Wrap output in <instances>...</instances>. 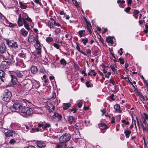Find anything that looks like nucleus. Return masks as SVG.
<instances>
[{
  "instance_id": "nucleus-1",
  "label": "nucleus",
  "mask_w": 148,
  "mask_h": 148,
  "mask_svg": "<svg viewBox=\"0 0 148 148\" xmlns=\"http://www.w3.org/2000/svg\"><path fill=\"white\" fill-rule=\"evenodd\" d=\"M21 112L23 114L24 116L27 117L33 113L32 109L29 107L24 108L22 109Z\"/></svg>"
},
{
  "instance_id": "nucleus-2",
  "label": "nucleus",
  "mask_w": 148,
  "mask_h": 148,
  "mask_svg": "<svg viewBox=\"0 0 148 148\" xmlns=\"http://www.w3.org/2000/svg\"><path fill=\"white\" fill-rule=\"evenodd\" d=\"M27 80H25L23 82H21L20 83V85L21 86H23L25 89L30 90L32 87V82L29 80L27 82Z\"/></svg>"
},
{
  "instance_id": "nucleus-3",
  "label": "nucleus",
  "mask_w": 148,
  "mask_h": 148,
  "mask_svg": "<svg viewBox=\"0 0 148 148\" xmlns=\"http://www.w3.org/2000/svg\"><path fill=\"white\" fill-rule=\"evenodd\" d=\"M12 96L11 92L8 90H5L3 94V100L5 102L8 101Z\"/></svg>"
},
{
  "instance_id": "nucleus-4",
  "label": "nucleus",
  "mask_w": 148,
  "mask_h": 148,
  "mask_svg": "<svg viewBox=\"0 0 148 148\" xmlns=\"http://www.w3.org/2000/svg\"><path fill=\"white\" fill-rule=\"evenodd\" d=\"M71 138V136L69 134L65 133L61 136L59 138L61 143H65L69 141Z\"/></svg>"
},
{
  "instance_id": "nucleus-5",
  "label": "nucleus",
  "mask_w": 148,
  "mask_h": 148,
  "mask_svg": "<svg viewBox=\"0 0 148 148\" xmlns=\"http://www.w3.org/2000/svg\"><path fill=\"white\" fill-rule=\"evenodd\" d=\"M18 56L19 58H17L16 60L17 62L22 63L23 60L25 59L26 57V53L25 51L22 52L18 54Z\"/></svg>"
},
{
  "instance_id": "nucleus-6",
  "label": "nucleus",
  "mask_w": 148,
  "mask_h": 148,
  "mask_svg": "<svg viewBox=\"0 0 148 148\" xmlns=\"http://www.w3.org/2000/svg\"><path fill=\"white\" fill-rule=\"evenodd\" d=\"M23 107V104L21 102L15 103L12 106L13 108L14 109L19 110L20 109Z\"/></svg>"
},
{
  "instance_id": "nucleus-7",
  "label": "nucleus",
  "mask_w": 148,
  "mask_h": 148,
  "mask_svg": "<svg viewBox=\"0 0 148 148\" xmlns=\"http://www.w3.org/2000/svg\"><path fill=\"white\" fill-rule=\"evenodd\" d=\"M28 40L29 43H32L35 41L36 42V45L39 42L38 37H35L32 35H31L29 36Z\"/></svg>"
},
{
  "instance_id": "nucleus-8",
  "label": "nucleus",
  "mask_w": 148,
  "mask_h": 148,
  "mask_svg": "<svg viewBox=\"0 0 148 148\" xmlns=\"http://www.w3.org/2000/svg\"><path fill=\"white\" fill-rule=\"evenodd\" d=\"M16 134L13 131L9 130L5 133V136L7 137H14Z\"/></svg>"
},
{
  "instance_id": "nucleus-9",
  "label": "nucleus",
  "mask_w": 148,
  "mask_h": 148,
  "mask_svg": "<svg viewBox=\"0 0 148 148\" xmlns=\"http://www.w3.org/2000/svg\"><path fill=\"white\" fill-rule=\"evenodd\" d=\"M8 45L10 47L16 48H17L18 45L17 42L14 41H10L8 42Z\"/></svg>"
},
{
  "instance_id": "nucleus-10",
  "label": "nucleus",
  "mask_w": 148,
  "mask_h": 148,
  "mask_svg": "<svg viewBox=\"0 0 148 148\" xmlns=\"http://www.w3.org/2000/svg\"><path fill=\"white\" fill-rule=\"evenodd\" d=\"M36 144L39 147L43 148L45 147L46 143V142L38 141L36 142Z\"/></svg>"
},
{
  "instance_id": "nucleus-11",
  "label": "nucleus",
  "mask_w": 148,
  "mask_h": 148,
  "mask_svg": "<svg viewBox=\"0 0 148 148\" xmlns=\"http://www.w3.org/2000/svg\"><path fill=\"white\" fill-rule=\"evenodd\" d=\"M110 68L112 71L114 72V74L116 76H117L118 75V74L116 71V68H117L116 64L110 65Z\"/></svg>"
},
{
  "instance_id": "nucleus-12",
  "label": "nucleus",
  "mask_w": 148,
  "mask_h": 148,
  "mask_svg": "<svg viewBox=\"0 0 148 148\" xmlns=\"http://www.w3.org/2000/svg\"><path fill=\"white\" fill-rule=\"evenodd\" d=\"M54 106L53 105L52 103H50L47 106V108L50 112H53L54 110Z\"/></svg>"
},
{
  "instance_id": "nucleus-13",
  "label": "nucleus",
  "mask_w": 148,
  "mask_h": 148,
  "mask_svg": "<svg viewBox=\"0 0 148 148\" xmlns=\"http://www.w3.org/2000/svg\"><path fill=\"white\" fill-rule=\"evenodd\" d=\"M5 73L4 72L1 70H0V79L3 82L5 80Z\"/></svg>"
},
{
  "instance_id": "nucleus-14",
  "label": "nucleus",
  "mask_w": 148,
  "mask_h": 148,
  "mask_svg": "<svg viewBox=\"0 0 148 148\" xmlns=\"http://www.w3.org/2000/svg\"><path fill=\"white\" fill-rule=\"evenodd\" d=\"M36 48L37 49V52L38 55H40L41 52V45H40V43L37 44L36 45Z\"/></svg>"
},
{
  "instance_id": "nucleus-15",
  "label": "nucleus",
  "mask_w": 148,
  "mask_h": 148,
  "mask_svg": "<svg viewBox=\"0 0 148 148\" xmlns=\"http://www.w3.org/2000/svg\"><path fill=\"white\" fill-rule=\"evenodd\" d=\"M6 46L3 43L0 45V53H3L5 51Z\"/></svg>"
},
{
  "instance_id": "nucleus-16",
  "label": "nucleus",
  "mask_w": 148,
  "mask_h": 148,
  "mask_svg": "<svg viewBox=\"0 0 148 148\" xmlns=\"http://www.w3.org/2000/svg\"><path fill=\"white\" fill-rule=\"evenodd\" d=\"M23 21L21 14L19 15L17 21V24L19 27H21L23 25Z\"/></svg>"
},
{
  "instance_id": "nucleus-17",
  "label": "nucleus",
  "mask_w": 148,
  "mask_h": 148,
  "mask_svg": "<svg viewBox=\"0 0 148 148\" xmlns=\"http://www.w3.org/2000/svg\"><path fill=\"white\" fill-rule=\"evenodd\" d=\"M53 118L58 119V121H59L61 120L62 116L59 114L58 113H54L53 116Z\"/></svg>"
},
{
  "instance_id": "nucleus-18",
  "label": "nucleus",
  "mask_w": 148,
  "mask_h": 148,
  "mask_svg": "<svg viewBox=\"0 0 148 148\" xmlns=\"http://www.w3.org/2000/svg\"><path fill=\"white\" fill-rule=\"evenodd\" d=\"M14 72L16 76L18 77H22L23 75V72L20 71L18 70H16L14 71Z\"/></svg>"
},
{
  "instance_id": "nucleus-19",
  "label": "nucleus",
  "mask_w": 148,
  "mask_h": 148,
  "mask_svg": "<svg viewBox=\"0 0 148 148\" xmlns=\"http://www.w3.org/2000/svg\"><path fill=\"white\" fill-rule=\"evenodd\" d=\"M56 148H67V145L64 143H61L56 145Z\"/></svg>"
},
{
  "instance_id": "nucleus-20",
  "label": "nucleus",
  "mask_w": 148,
  "mask_h": 148,
  "mask_svg": "<svg viewBox=\"0 0 148 148\" xmlns=\"http://www.w3.org/2000/svg\"><path fill=\"white\" fill-rule=\"evenodd\" d=\"M13 61H12L11 59H7L6 61L2 62V64L3 65H5V64H7L8 65H10L13 63Z\"/></svg>"
},
{
  "instance_id": "nucleus-21",
  "label": "nucleus",
  "mask_w": 148,
  "mask_h": 148,
  "mask_svg": "<svg viewBox=\"0 0 148 148\" xmlns=\"http://www.w3.org/2000/svg\"><path fill=\"white\" fill-rule=\"evenodd\" d=\"M99 126L101 130H105L108 128L106 124L103 123L100 124Z\"/></svg>"
},
{
  "instance_id": "nucleus-22",
  "label": "nucleus",
  "mask_w": 148,
  "mask_h": 148,
  "mask_svg": "<svg viewBox=\"0 0 148 148\" xmlns=\"http://www.w3.org/2000/svg\"><path fill=\"white\" fill-rule=\"evenodd\" d=\"M125 2V1L123 0L122 1L121 0H118L117 1V3L119 4L120 7L122 8H123L125 7V5L123 4Z\"/></svg>"
},
{
  "instance_id": "nucleus-23",
  "label": "nucleus",
  "mask_w": 148,
  "mask_h": 148,
  "mask_svg": "<svg viewBox=\"0 0 148 148\" xmlns=\"http://www.w3.org/2000/svg\"><path fill=\"white\" fill-rule=\"evenodd\" d=\"M142 126L143 131H148V125L145 122H143V124H142Z\"/></svg>"
},
{
  "instance_id": "nucleus-24",
  "label": "nucleus",
  "mask_w": 148,
  "mask_h": 148,
  "mask_svg": "<svg viewBox=\"0 0 148 148\" xmlns=\"http://www.w3.org/2000/svg\"><path fill=\"white\" fill-rule=\"evenodd\" d=\"M30 70L31 72L34 74L36 73L38 71L37 67L35 66H32L31 67Z\"/></svg>"
},
{
  "instance_id": "nucleus-25",
  "label": "nucleus",
  "mask_w": 148,
  "mask_h": 148,
  "mask_svg": "<svg viewBox=\"0 0 148 148\" xmlns=\"http://www.w3.org/2000/svg\"><path fill=\"white\" fill-rule=\"evenodd\" d=\"M21 34L24 37H26L28 34V32L26 31L24 28L22 29L21 30Z\"/></svg>"
},
{
  "instance_id": "nucleus-26",
  "label": "nucleus",
  "mask_w": 148,
  "mask_h": 148,
  "mask_svg": "<svg viewBox=\"0 0 148 148\" xmlns=\"http://www.w3.org/2000/svg\"><path fill=\"white\" fill-rule=\"evenodd\" d=\"M106 41L108 43H110L111 45L113 44V38L110 36H108L106 38Z\"/></svg>"
},
{
  "instance_id": "nucleus-27",
  "label": "nucleus",
  "mask_w": 148,
  "mask_h": 148,
  "mask_svg": "<svg viewBox=\"0 0 148 148\" xmlns=\"http://www.w3.org/2000/svg\"><path fill=\"white\" fill-rule=\"evenodd\" d=\"M23 17H25L26 16L27 17L25 18V20L30 22H32V19L28 17V15L26 13H24L23 14Z\"/></svg>"
},
{
  "instance_id": "nucleus-28",
  "label": "nucleus",
  "mask_w": 148,
  "mask_h": 148,
  "mask_svg": "<svg viewBox=\"0 0 148 148\" xmlns=\"http://www.w3.org/2000/svg\"><path fill=\"white\" fill-rule=\"evenodd\" d=\"M11 82H12V84H16L17 83V81L15 77L13 76V75H11Z\"/></svg>"
},
{
  "instance_id": "nucleus-29",
  "label": "nucleus",
  "mask_w": 148,
  "mask_h": 148,
  "mask_svg": "<svg viewBox=\"0 0 148 148\" xmlns=\"http://www.w3.org/2000/svg\"><path fill=\"white\" fill-rule=\"evenodd\" d=\"M71 106L70 103H64L63 104V109L66 110L68 109Z\"/></svg>"
},
{
  "instance_id": "nucleus-30",
  "label": "nucleus",
  "mask_w": 148,
  "mask_h": 148,
  "mask_svg": "<svg viewBox=\"0 0 148 148\" xmlns=\"http://www.w3.org/2000/svg\"><path fill=\"white\" fill-rule=\"evenodd\" d=\"M86 26L87 29L89 32L90 34H91L92 33V32L91 31L92 27L90 24L86 23Z\"/></svg>"
},
{
  "instance_id": "nucleus-31",
  "label": "nucleus",
  "mask_w": 148,
  "mask_h": 148,
  "mask_svg": "<svg viewBox=\"0 0 148 148\" xmlns=\"http://www.w3.org/2000/svg\"><path fill=\"white\" fill-rule=\"evenodd\" d=\"M97 74V73L95 72L94 70H91L88 73V76H92L93 75L94 76H95Z\"/></svg>"
},
{
  "instance_id": "nucleus-32",
  "label": "nucleus",
  "mask_w": 148,
  "mask_h": 148,
  "mask_svg": "<svg viewBox=\"0 0 148 148\" xmlns=\"http://www.w3.org/2000/svg\"><path fill=\"white\" fill-rule=\"evenodd\" d=\"M120 105L117 104H116L114 106V108L116 111H118L119 112H121V110H120Z\"/></svg>"
},
{
  "instance_id": "nucleus-33",
  "label": "nucleus",
  "mask_w": 148,
  "mask_h": 148,
  "mask_svg": "<svg viewBox=\"0 0 148 148\" xmlns=\"http://www.w3.org/2000/svg\"><path fill=\"white\" fill-rule=\"evenodd\" d=\"M124 133L126 138H127L130 137L129 135L131 134V132L130 130H126L125 131Z\"/></svg>"
},
{
  "instance_id": "nucleus-34",
  "label": "nucleus",
  "mask_w": 148,
  "mask_h": 148,
  "mask_svg": "<svg viewBox=\"0 0 148 148\" xmlns=\"http://www.w3.org/2000/svg\"><path fill=\"white\" fill-rule=\"evenodd\" d=\"M68 120L71 124L75 122L74 118L73 116H70L68 117Z\"/></svg>"
},
{
  "instance_id": "nucleus-35",
  "label": "nucleus",
  "mask_w": 148,
  "mask_h": 148,
  "mask_svg": "<svg viewBox=\"0 0 148 148\" xmlns=\"http://www.w3.org/2000/svg\"><path fill=\"white\" fill-rule=\"evenodd\" d=\"M76 49L80 53L85 56H87V54L85 52H84L80 50V48L78 45H77L76 46Z\"/></svg>"
},
{
  "instance_id": "nucleus-36",
  "label": "nucleus",
  "mask_w": 148,
  "mask_h": 148,
  "mask_svg": "<svg viewBox=\"0 0 148 148\" xmlns=\"http://www.w3.org/2000/svg\"><path fill=\"white\" fill-rule=\"evenodd\" d=\"M8 65L5 64V65H3L2 64V62L1 64V66L0 67V69H3V70H5L8 67Z\"/></svg>"
},
{
  "instance_id": "nucleus-37",
  "label": "nucleus",
  "mask_w": 148,
  "mask_h": 148,
  "mask_svg": "<svg viewBox=\"0 0 148 148\" xmlns=\"http://www.w3.org/2000/svg\"><path fill=\"white\" fill-rule=\"evenodd\" d=\"M60 62L61 65L65 66L66 64V61L64 59L60 60Z\"/></svg>"
},
{
  "instance_id": "nucleus-38",
  "label": "nucleus",
  "mask_w": 148,
  "mask_h": 148,
  "mask_svg": "<svg viewBox=\"0 0 148 148\" xmlns=\"http://www.w3.org/2000/svg\"><path fill=\"white\" fill-rule=\"evenodd\" d=\"M88 41V39L87 38H83L81 40V41L83 42L84 45H86Z\"/></svg>"
},
{
  "instance_id": "nucleus-39",
  "label": "nucleus",
  "mask_w": 148,
  "mask_h": 148,
  "mask_svg": "<svg viewBox=\"0 0 148 148\" xmlns=\"http://www.w3.org/2000/svg\"><path fill=\"white\" fill-rule=\"evenodd\" d=\"M24 27L28 30L30 29V28L27 22H24L23 23Z\"/></svg>"
},
{
  "instance_id": "nucleus-40",
  "label": "nucleus",
  "mask_w": 148,
  "mask_h": 148,
  "mask_svg": "<svg viewBox=\"0 0 148 148\" xmlns=\"http://www.w3.org/2000/svg\"><path fill=\"white\" fill-rule=\"evenodd\" d=\"M50 99H54L56 97V93L55 92L52 93L51 95L50 96Z\"/></svg>"
},
{
  "instance_id": "nucleus-41",
  "label": "nucleus",
  "mask_w": 148,
  "mask_h": 148,
  "mask_svg": "<svg viewBox=\"0 0 148 148\" xmlns=\"http://www.w3.org/2000/svg\"><path fill=\"white\" fill-rule=\"evenodd\" d=\"M73 4L75 5L77 8H79V3H78L76 0L74 1V2H73Z\"/></svg>"
},
{
  "instance_id": "nucleus-42",
  "label": "nucleus",
  "mask_w": 148,
  "mask_h": 148,
  "mask_svg": "<svg viewBox=\"0 0 148 148\" xmlns=\"http://www.w3.org/2000/svg\"><path fill=\"white\" fill-rule=\"evenodd\" d=\"M112 49V48H109V50L110 51V54L112 55V56L114 58V59H115L116 58L113 52V49Z\"/></svg>"
},
{
  "instance_id": "nucleus-43",
  "label": "nucleus",
  "mask_w": 148,
  "mask_h": 148,
  "mask_svg": "<svg viewBox=\"0 0 148 148\" xmlns=\"http://www.w3.org/2000/svg\"><path fill=\"white\" fill-rule=\"evenodd\" d=\"M139 13V11L136 10H135L133 12V16L137 15Z\"/></svg>"
},
{
  "instance_id": "nucleus-44",
  "label": "nucleus",
  "mask_w": 148,
  "mask_h": 148,
  "mask_svg": "<svg viewBox=\"0 0 148 148\" xmlns=\"http://www.w3.org/2000/svg\"><path fill=\"white\" fill-rule=\"evenodd\" d=\"M85 32V30H80L79 32L78 33L80 37H81L83 36V32Z\"/></svg>"
},
{
  "instance_id": "nucleus-45",
  "label": "nucleus",
  "mask_w": 148,
  "mask_h": 148,
  "mask_svg": "<svg viewBox=\"0 0 148 148\" xmlns=\"http://www.w3.org/2000/svg\"><path fill=\"white\" fill-rule=\"evenodd\" d=\"M34 86L36 88H38L40 87V84L39 82H36L34 84Z\"/></svg>"
},
{
  "instance_id": "nucleus-46",
  "label": "nucleus",
  "mask_w": 148,
  "mask_h": 148,
  "mask_svg": "<svg viewBox=\"0 0 148 148\" xmlns=\"http://www.w3.org/2000/svg\"><path fill=\"white\" fill-rule=\"evenodd\" d=\"M53 39L51 37H48L46 39V41L48 42H50L52 41Z\"/></svg>"
},
{
  "instance_id": "nucleus-47",
  "label": "nucleus",
  "mask_w": 148,
  "mask_h": 148,
  "mask_svg": "<svg viewBox=\"0 0 148 148\" xmlns=\"http://www.w3.org/2000/svg\"><path fill=\"white\" fill-rule=\"evenodd\" d=\"M53 23L54 25L59 27L60 28H62V27L60 23L58 22L56 23L55 20H54V21H53Z\"/></svg>"
},
{
  "instance_id": "nucleus-48",
  "label": "nucleus",
  "mask_w": 148,
  "mask_h": 148,
  "mask_svg": "<svg viewBox=\"0 0 148 148\" xmlns=\"http://www.w3.org/2000/svg\"><path fill=\"white\" fill-rule=\"evenodd\" d=\"M131 9V8L130 7H127L126 8H125V11L127 13H128L130 10Z\"/></svg>"
},
{
  "instance_id": "nucleus-49",
  "label": "nucleus",
  "mask_w": 148,
  "mask_h": 148,
  "mask_svg": "<svg viewBox=\"0 0 148 148\" xmlns=\"http://www.w3.org/2000/svg\"><path fill=\"white\" fill-rule=\"evenodd\" d=\"M16 142V141L13 139H11L9 141V143L10 144L12 145H13Z\"/></svg>"
},
{
  "instance_id": "nucleus-50",
  "label": "nucleus",
  "mask_w": 148,
  "mask_h": 148,
  "mask_svg": "<svg viewBox=\"0 0 148 148\" xmlns=\"http://www.w3.org/2000/svg\"><path fill=\"white\" fill-rule=\"evenodd\" d=\"M51 126V125L49 123H46L45 125L43 126V129H45L47 127H49Z\"/></svg>"
},
{
  "instance_id": "nucleus-51",
  "label": "nucleus",
  "mask_w": 148,
  "mask_h": 148,
  "mask_svg": "<svg viewBox=\"0 0 148 148\" xmlns=\"http://www.w3.org/2000/svg\"><path fill=\"white\" fill-rule=\"evenodd\" d=\"M46 23L47 25L49 27H50V28L51 29V27L52 24V23H51L49 20H48L46 22Z\"/></svg>"
},
{
  "instance_id": "nucleus-52",
  "label": "nucleus",
  "mask_w": 148,
  "mask_h": 148,
  "mask_svg": "<svg viewBox=\"0 0 148 148\" xmlns=\"http://www.w3.org/2000/svg\"><path fill=\"white\" fill-rule=\"evenodd\" d=\"M139 98L140 99L141 101H144L145 100V99L144 97V96L142 95H141L139 96Z\"/></svg>"
},
{
  "instance_id": "nucleus-53",
  "label": "nucleus",
  "mask_w": 148,
  "mask_h": 148,
  "mask_svg": "<svg viewBox=\"0 0 148 148\" xmlns=\"http://www.w3.org/2000/svg\"><path fill=\"white\" fill-rule=\"evenodd\" d=\"M53 46L54 47L58 49H59V45L58 44L56 43H54L53 44Z\"/></svg>"
},
{
  "instance_id": "nucleus-54",
  "label": "nucleus",
  "mask_w": 148,
  "mask_h": 148,
  "mask_svg": "<svg viewBox=\"0 0 148 148\" xmlns=\"http://www.w3.org/2000/svg\"><path fill=\"white\" fill-rule=\"evenodd\" d=\"M110 83L112 84L113 85H115V83L114 81V79H111L110 80Z\"/></svg>"
},
{
  "instance_id": "nucleus-55",
  "label": "nucleus",
  "mask_w": 148,
  "mask_h": 148,
  "mask_svg": "<svg viewBox=\"0 0 148 148\" xmlns=\"http://www.w3.org/2000/svg\"><path fill=\"white\" fill-rule=\"evenodd\" d=\"M132 0H127V5L129 6H130L131 5V4H132Z\"/></svg>"
},
{
  "instance_id": "nucleus-56",
  "label": "nucleus",
  "mask_w": 148,
  "mask_h": 148,
  "mask_svg": "<svg viewBox=\"0 0 148 148\" xmlns=\"http://www.w3.org/2000/svg\"><path fill=\"white\" fill-rule=\"evenodd\" d=\"M111 73L110 72H108L107 74L105 75V77L106 78H109V76L110 75Z\"/></svg>"
},
{
  "instance_id": "nucleus-57",
  "label": "nucleus",
  "mask_w": 148,
  "mask_h": 148,
  "mask_svg": "<svg viewBox=\"0 0 148 148\" xmlns=\"http://www.w3.org/2000/svg\"><path fill=\"white\" fill-rule=\"evenodd\" d=\"M21 7L22 9H25L27 8V6L24 5L22 4L21 5Z\"/></svg>"
},
{
  "instance_id": "nucleus-58",
  "label": "nucleus",
  "mask_w": 148,
  "mask_h": 148,
  "mask_svg": "<svg viewBox=\"0 0 148 148\" xmlns=\"http://www.w3.org/2000/svg\"><path fill=\"white\" fill-rule=\"evenodd\" d=\"M86 52L87 54H90L91 52V51L90 49H86Z\"/></svg>"
},
{
  "instance_id": "nucleus-59",
  "label": "nucleus",
  "mask_w": 148,
  "mask_h": 148,
  "mask_svg": "<svg viewBox=\"0 0 148 148\" xmlns=\"http://www.w3.org/2000/svg\"><path fill=\"white\" fill-rule=\"evenodd\" d=\"M86 85L87 87H91V85L90 84L89 82L88 81L86 82Z\"/></svg>"
},
{
  "instance_id": "nucleus-60",
  "label": "nucleus",
  "mask_w": 148,
  "mask_h": 148,
  "mask_svg": "<svg viewBox=\"0 0 148 148\" xmlns=\"http://www.w3.org/2000/svg\"><path fill=\"white\" fill-rule=\"evenodd\" d=\"M9 26L10 27H14L16 26V25L14 24L10 23L9 24Z\"/></svg>"
},
{
  "instance_id": "nucleus-61",
  "label": "nucleus",
  "mask_w": 148,
  "mask_h": 148,
  "mask_svg": "<svg viewBox=\"0 0 148 148\" xmlns=\"http://www.w3.org/2000/svg\"><path fill=\"white\" fill-rule=\"evenodd\" d=\"M119 60L121 64H123L124 63V61L123 59L121 58H120Z\"/></svg>"
},
{
  "instance_id": "nucleus-62",
  "label": "nucleus",
  "mask_w": 148,
  "mask_h": 148,
  "mask_svg": "<svg viewBox=\"0 0 148 148\" xmlns=\"http://www.w3.org/2000/svg\"><path fill=\"white\" fill-rule=\"evenodd\" d=\"M111 122L112 123H115V118L114 117H112L111 119Z\"/></svg>"
},
{
  "instance_id": "nucleus-63",
  "label": "nucleus",
  "mask_w": 148,
  "mask_h": 148,
  "mask_svg": "<svg viewBox=\"0 0 148 148\" xmlns=\"http://www.w3.org/2000/svg\"><path fill=\"white\" fill-rule=\"evenodd\" d=\"M11 59H11V60L12 61H13V63L15 62V60L14 58V56L13 55H12V56H11Z\"/></svg>"
},
{
  "instance_id": "nucleus-64",
  "label": "nucleus",
  "mask_w": 148,
  "mask_h": 148,
  "mask_svg": "<svg viewBox=\"0 0 148 148\" xmlns=\"http://www.w3.org/2000/svg\"><path fill=\"white\" fill-rule=\"evenodd\" d=\"M60 28H59V30L58 31H57V30H56L55 31V33L56 35H57L59 33H60Z\"/></svg>"
}]
</instances>
